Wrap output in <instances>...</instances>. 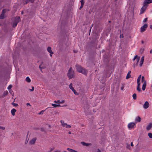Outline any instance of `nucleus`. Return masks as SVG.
Returning a JSON list of instances; mask_svg holds the SVG:
<instances>
[{"instance_id":"obj_1","label":"nucleus","mask_w":152,"mask_h":152,"mask_svg":"<svg viewBox=\"0 0 152 152\" xmlns=\"http://www.w3.org/2000/svg\"><path fill=\"white\" fill-rule=\"evenodd\" d=\"M77 71L79 73H81L83 75L87 76L88 71V70L84 68L81 66H80L78 64H76L75 65Z\"/></svg>"},{"instance_id":"obj_2","label":"nucleus","mask_w":152,"mask_h":152,"mask_svg":"<svg viewBox=\"0 0 152 152\" xmlns=\"http://www.w3.org/2000/svg\"><path fill=\"white\" fill-rule=\"evenodd\" d=\"M74 72L72 70V68L70 67L68 70L67 76L69 79L74 77Z\"/></svg>"},{"instance_id":"obj_3","label":"nucleus","mask_w":152,"mask_h":152,"mask_svg":"<svg viewBox=\"0 0 152 152\" xmlns=\"http://www.w3.org/2000/svg\"><path fill=\"white\" fill-rule=\"evenodd\" d=\"M20 21V17L19 16L16 17L15 18V20L13 22L12 27L13 28L15 27L17 25L18 23Z\"/></svg>"},{"instance_id":"obj_4","label":"nucleus","mask_w":152,"mask_h":152,"mask_svg":"<svg viewBox=\"0 0 152 152\" xmlns=\"http://www.w3.org/2000/svg\"><path fill=\"white\" fill-rule=\"evenodd\" d=\"M136 59V63H134V64L133 66L134 67H135V66H137V65L140 59V57H138L136 55L134 58L133 60L134 61Z\"/></svg>"},{"instance_id":"obj_5","label":"nucleus","mask_w":152,"mask_h":152,"mask_svg":"<svg viewBox=\"0 0 152 152\" xmlns=\"http://www.w3.org/2000/svg\"><path fill=\"white\" fill-rule=\"evenodd\" d=\"M148 27V24L147 23L145 24L140 28V31L141 32H143L145 31L146 29Z\"/></svg>"},{"instance_id":"obj_6","label":"nucleus","mask_w":152,"mask_h":152,"mask_svg":"<svg viewBox=\"0 0 152 152\" xmlns=\"http://www.w3.org/2000/svg\"><path fill=\"white\" fill-rule=\"evenodd\" d=\"M69 88L74 92V94L76 95H78V93L76 92L75 90L74 89L72 86V83H71L69 85Z\"/></svg>"},{"instance_id":"obj_7","label":"nucleus","mask_w":152,"mask_h":152,"mask_svg":"<svg viewBox=\"0 0 152 152\" xmlns=\"http://www.w3.org/2000/svg\"><path fill=\"white\" fill-rule=\"evenodd\" d=\"M135 126V124L133 122H131L129 123L128 125V128L129 129L134 128Z\"/></svg>"},{"instance_id":"obj_8","label":"nucleus","mask_w":152,"mask_h":152,"mask_svg":"<svg viewBox=\"0 0 152 152\" xmlns=\"http://www.w3.org/2000/svg\"><path fill=\"white\" fill-rule=\"evenodd\" d=\"M147 7V6L144 5L143 4V6L141 9L140 14H141L144 13V11H145Z\"/></svg>"},{"instance_id":"obj_9","label":"nucleus","mask_w":152,"mask_h":152,"mask_svg":"<svg viewBox=\"0 0 152 152\" xmlns=\"http://www.w3.org/2000/svg\"><path fill=\"white\" fill-rule=\"evenodd\" d=\"M152 2V0H145L143 4L147 7L148 4Z\"/></svg>"},{"instance_id":"obj_10","label":"nucleus","mask_w":152,"mask_h":152,"mask_svg":"<svg viewBox=\"0 0 152 152\" xmlns=\"http://www.w3.org/2000/svg\"><path fill=\"white\" fill-rule=\"evenodd\" d=\"M103 61L105 63H108L109 61V60L108 58V57L107 56H104V58H103Z\"/></svg>"},{"instance_id":"obj_11","label":"nucleus","mask_w":152,"mask_h":152,"mask_svg":"<svg viewBox=\"0 0 152 152\" xmlns=\"http://www.w3.org/2000/svg\"><path fill=\"white\" fill-rule=\"evenodd\" d=\"M37 138L36 137L32 139L29 141L30 144L32 145L34 144L35 143V142Z\"/></svg>"},{"instance_id":"obj_12","label":"nucleus","mask_w":152,"mask_h":152,"mask_svg":"<svg viewBox=\"0 0 152 152\" xmlns=\"http://www.w3.org/2000/svg\"><path fill=\"white\" fill-rule=\"evenodd\" d=\"M80 143L84 146H91L92 145V144L91 143H86L84 142H81Z\"/></svg>"},{"instance_id":"obj_13","label":"nucleus","mask_w":152,"mask_h":152,"mask_svg":"<svg viewBox=\"0 0 152 152\" xmlns=\"http://www.w3.org/2000/svg\"><path fill=\"white\" fill-rule=\"evenodd\" d=\"M152 127V123H150L148 124L147 126L146 127V130H150Z\"/></svg>"},{"instance_id":"obj_14","label":"nucleus","mask_w":152,"mask_h":152,"mask_svg":"<svg viewBox=\"0 0 152 152\" xmlns=\"http://www.w3.org/2000/svg\"><path fill=\"white\" fill-rule=\"evenodd\" d=\"M8 94V92L7 91H5L4 92L3 94L2 95L0 96V98H4Z\"/></svg>"},{"instance_id":"obj_15","label":"nucleus","mask_w":152,"mask_h":152,"mask_svg":"<svg viewBox=\"0 0 152 152\" xmlns=\"http://www.w3.org/2000/svg\"><path fill=\"white\" fill-rule=\"evenodd\" d=\"M146 86V82L145 81L144 83H143V84L142 86V89L143 91H144L145 90V89Z\"/></svg>"},{"instance_id":"obj_16","label":"nucleus","mask_w":152,"mask_h":152,"mask_svg":"<svg viewBox=\"0 0 152 152\" xmlns=\"http://www.w3.org/2000/svg\"><path fill=\"white\" fill-rule=\"evenodd\" d=\"M47 50L48 52L50 53H53V52L51 50V48L50 47L48 46L47 48Z\"/></svg>"},{"instance_id":"obj_17","label":"nucleus","mask_w":152,"mask_h":152,"mask_svg":"<svg viewBox=\"0 0 152 152\" xmlns=\"http://www.w3.org/2000/svg\"><path fill=\"white\" fill-rule=\"evenodd\" d=\"M16 111V110L15 109H12L11 110V113L12 115H15V113Z\"/></svg>"},{"instance_id":"obj_18","label":"nucleus","mask_w":152,"mask_h":152,"mask_svg":"<svg viewBox=\"0 0 152 152\" xmlns=\"http://www.w3.org/2000/svg\"><path fill=\"white\" fill-rule=\"evenodd\" d=\"M135 121L137 122H140L141 121V118L138 116L136 118Z\"/></svg>"},{"instance_id":"obj_19","label":"nucleus","mask_w":152,"mask_h":152,"mask_svg":"<svg viewBox=\"0 0 152 152\" xmlns=\"http://www.w3.org/2000/svg\"><path fill=\"white\" fill-rule=\"evenodd\" d=\"M61 125L63 126V127H65V126L66 125V123H65L64 122V121H62V120H61Z\"/></svg>"},{"instance_id":"obj_20","label":"nucleus","mask_w":152,"mask_h":152,"mask_svg":"<svg viewBox=\"0 0 152 152\" xmlns=\"http://www.w3.org/2000/svg\"><path fill=\"white\" fill-rule=\"evenodd\" d=\"M26 81H27V82H28V83H30L31 81V80L30 78L28 77H26Z\"/></svg>"},{"instance_id":"obj_21","label":"nucleus","mask_w":152,"mask_h":152,"mask_svg":"<svg viewBox=\"0 0 152 152\" xmlns=\"http://www.w3.org/2000/svg\"><path fill=\"white\" fill-rule=\"evenodd\" d=\"M52 106H53L54 107H58L60 106V105L59 104H52Z\"/></svg>"},{"instance_id":"obj_22","label":"nucleus","mask_w":152,"mask_h":152,"mask_svg":"<svg viewBox=\"0 0 152 152\" xmlns=\"http://www.w3.org/2000/svg\"><path fill=\"white\" fill-rule=\"evenodd\" d=\"M144 50V48H142L140 49V52L142 54L143 53Z\"/></svg>"},{"instance_id":"obj_23","label":"nucleus","mask_w":152,"mask_h":152,"mask_svg":"<svg viewBox=\"0 0 152 152\" xmlns=\"http://www.w3.org/2000/svg\"><path fill=\"white\" fill-rule=\"evenodd\" d=\"M149 103L148 101H146L143 104V106H149Z\"/></svg>"},{"instance_id":"obj_24","label":"nucleus","mask_w":152,"mask_h":152,"mask_svg":"<svg viewBox=\"0 0 152 152\" xmlns=\"http://www.w3.org/2000/svg\"><path fill=\"white\" fill-rule=\"evenodd\" d=\"M132 97L133 98V99L135 100L137 98V96H136V94L135 93L134 94L132 95Z\"/></svg>"},{"instance_id":"obj_25","label":"nucleus","mask_w":152,"mask_h":152,"mask_svg":"<svg viewBox=\"0 0 152 152\" xmlns=\"http://www.w3.org/2000/svg\"><path fill=\"white\" fill-rule=\"evenodd\" d=\"M4 15L1 14L0 15V19H3L4 18Z\"/></svg>"},{"instance_id":"obj_26","label":"nucleus","mask_w":152,"mask_h":152,"mask_svg":"<svg viewBox=\"0 0 152 152\" xmlns=\"http://www.w3.org/2000/svg\"><path fill=\"white\" fill-rule=\"evenodd\" d=\"M131 75L130 74H127V75L126 76V78L127 79H128L129 78L131 77Z\"/></svg>"},{"instance_id":"obj_27","label":"nucleus","mask_w":152,"mask_h":152,"mask_svg":"<svg viewBox=\"0 0 152 152\" xmlns=\"http://www.w3.org/2000/svg\"><path fill=\"white\" fill-rule=\"evenodd\" d=\"M141 81L142 82H143V83H144L145 81H146L145 80V78L144 76H142V77Z\"/></svg>"},{"instance_id":"obj_28","label":"nucleus","mask_w":152,"mask_h":152,"mask_svg":"<svg viewBox=\"0 0 152 152\" xmlns=\"http://www.w3.org/2000/svg\"><path fill=\"white\" fill-rule=\"evenodd\" d=\"M148 136L150 138H152V133H148Z\"/></svg>"},{"instance_id":"obj_29","label":"nucleus","mask_w":152,"mask_h":152,"mask_svg":"<svg viewBox=\"0 0 152 152\" xmlns=\"http://www.w3.org/2000/svg\"><path fill=\"white\" fill-rule=\"evenodd\" d=\"M6 12V9H4L3 10L2 12H1V14H3L4 15L5 13Z\"/></svg>"},{"instance_id":"obj_30","label":"nucleus","mask_w":152,"mask_h":152,"mask_svg":"<svg viewBox=\"0 0 152 152\" xmlns=\"http://www.w3.org/2000/svg\"><path fill=\"white\" fill-rule=\"evenodd\" d=\"M66 128H71V126L70 125H68L66 124V125L65 126Z\"/></svg>"},{"instance_id":"obj_31","label":"nucleus","mask_w":152,"mask_h":152,"mask_svg":"<svg viewBox=\"0 0 152 152\" xmlns=\"http://www.w3.org/2000/svg\"><path fill=\"white\" fill-rule=\"evenodd\" d=\"M12 105H13V106H15V107H16V106H18V104H16V103H14L13 102H12Z\"/></svg>"},{"instance_id":"obj_32","label":"nucleus","mask_w":152,"mask_h":152,"mask_svg":"<svg viewBox=\"0 0 152 152\" xmlns=\"http://www.w3.org/2000/svg\"><path fill=\"white\" fill-rule=\"evenodd\" d=\"M137 90L139 91L140 92L141 91V89L140 88V87L137 86Z\"/></svg>"},{"instance_id":"obj_33","label":"nucleus","mask_w":152,"mask_h":152,"mask_svg":"<svg viewBox=\"0 0 152 152\" xmlns=\"http://www.w3.org/2000/svg\"><path fill=\"white\" fill-rule=\"evenodd\" d=\"M41 65L42 64H40L39 66V69L41 70V71H42V69L45 68V67H41Z\"/></svg>"},{"instance_id":"obj_34","label":"nucleus","mask_w":152,"mask_h":152,"mask_svg":"<svg viewBox=\"0 0 152 152\" xmlns=\"http://www.w3.org/2000/svg\"><path fill=\"white\" fill-rule=\"evenodd\" d=\"M12 85H10L8 87V90H10L11 89V88H12Z\"/></svg>"},{"instance_id":"obj_35","label":"nucleus","mask_w":152,"mask_h":152,"mask_svg":"<svg viewBox=\"0 0 152 152\" xmlns=\"http://www.w3.org/2000/svg\"><path fill=\"white\" fill-rule=\"evenodd\" d=\"M80 2H81V5L82 4L83 5H84V3L83 1V0H81L80 1Z\"/></svg>"},{"instance_id":"obj_36","label":"nucleus","mask_w":152,"mask_h":152,"mask_svg":"<svg viewBox=\"0 0 152 152\" xmlns=\"http://www.w3.org/2000/svg\"><path fill=\"white\" fill-rule=\"evenodd\" d=\"M54 149V148H50V150L49 151H47V152H52L53 150Z\"/></svg>"},{"instance_id":"obj_37","label":"nucleus","mask_w":152,"mask_h":152,"mask_svg":"<svg viewBox=\"0 0 152 152\" xmlns=\"http://www.w3.org/2000/svg\"><path fill=\"white\" fill-rule=\"evenodd\" d=\"M40 129H41V131L42 132H45V129L42 128H41Z\"/></svg>"},{"instance_id":"obj_38","label":"nucleus","mask_w":152,"mask_h":152,"mask_svg":"<svg viewBox=\"0 0 152 152\" xmlns=\"http://www.w3.org/2000/svg\"><path fill=\"white\" fill-rule=\"evenodd\" d=\"M44 110H42L41 111H40V112L38 113V114L40 115L41 114H43L44 112Z\"/></svg>"},{"instance_id":"obj_39","label":"nucleus","mask_w":152,"mask_h":152,"mask_svg":"<svg viewBox=\"0 0 152 152\" xmlns=\"http://www.w3.org/2000/svg\"><path fill=\"white\" fill-rule=\"evenodd\" d=\"M72 150H73L72 149L70 148H67V150H68L69 151L72 152Z\"/></svg>"},{"instance_id":"obj_40","label":"nucleus","mask_w":152,"mask_h":152,"mask_svg":"<svg viewBox=\"0 0 152 152\" xmlns=\"http://www.w3.org/2000/svg\"><path fill=\"white\" fill-rule=\"evenodd\" d=\"M147 20H148L147 18H145L144 19V20L143 21V23H145V22H147Z\"/></svg>"},{"instance_id":"obj_41","label":"nucleus","mask_w":152,"mask_h":152,"mask_svg":"<svg viewBox=\"0 0 152 152\" xmlns=\"http://www.w3.org/2000/svg\"><path fill=\"white\" fill-rule=\"evenodd\" d=\"M54 102L55 103H60V101L59 100H58L57 101H54Z\"/></svg>"},{"instance_id":"obj_42","label":"nucleus","mask_w":152,"mask_h":152,"mask_svg":"<svg viewBox=\"0 0 152 152\" xmlns=\"http://www.w3.org/2000/svg\"><path fill=\"white\" fill-rule=\"evenodd\" d=\"M143 63V61H140V66H142V65Z\"/></svg>"},{"instance_id":"obj_43","label":"nucleus","mask_w":152,"mask_h":152,"mask_svg":"<svg viewBox=\"0 0 152 152\" xmlns=\"http://www.w3.org/2000/svg\"><path fill=\"white\" fill-rule=\"evenodd\" d=\"M32 89H30L29 90L31 91H33L34 90V87L33 86L31 87Z\"/></svg>"},{"instance_id":"obj_44","label":"nucleus","mask_w":152,"mask_h":152,"mask_svg":"<svg viewBox=\"0 0 152 152\" xmlns=\"http://www.w3.org/2000/svg\"><path fill=\"white\" fill-rule=\"evenodd\" d=\"M0 129L3 130H4L5 129V127H4L0 126Z\"/></svg>"},{"instance_id":"obj_45","label":"nucleus","mask_w":152,"mask_h":152,"mask_svg":"<svg viewBox=\"0 0 152 152\" xmlns=\"http://www.w3.org/2000/svg\"><path fill=\"white\" fill-rule=\"evenodd\" d=\"M144 56H142L141 58V61H143L144 62Z\"/></svg>"},{"instance_id":"obj_46","label":"nucleus","mask_w":152,"mask_h":152,"mask_svg":"<svg viewBox=\"0 0 152 152\" xmlns=\"http://www.w3.org/2000/svg\"><path fill=\"white\" fill-rule=\"evenodd\" d=\"M28 1L31 2L32 3L34 2V0H28Z\"/></svg>"},{"instance_id":"obj_47","label":"nucleus","mask_w":152,"mask_h":152,"mask_svg":"<svg viewBox=\"0 0 152 152\" xmlns=\"http://www.w3.org/2000/svg\"><path fill=\"white\" fill-rule=\"evenodd\" d=\"M28 0H26L25 1H24V4H27L28 2Z\"/></svg>"},{"instance_id":"obj_48","label":"nucleus","mask_w":152,"mask_h":152,"mask_svg":"<svg viewBox=\"0 0 152 152\" xmlns=\"http://www.w3.org/2000/svg\"><path fill=\"white\" fill-rule=\"evenodd\" d=\"M143 107L145 109H147L148 107H149V106H143Z\"/></svg>"},{"instance_id":"obj_49","label":"nucleus","mask_w":152,"mask_h":152,"mask_svg":"<svg viewBox=\"0 0 152 152\" xmlns=\"http://www.w3.org/2000/svg\"><path fill=\"white\" fill-rule=\"evenodd\" d=\"M140 79H139L137 78V83L140 82Z\"/></svg>"},{"instance_id":"obj_50","label":"nucleus","mask_w":152,"mask_h":152,"mask_svg":"<svg viewBox=\"0 0 152 152\" xmlns=\"http://www.w3.org/2000/svg\"><path fill=\"white\" fill-rule=\"evenodd\" d=\"M83 5L82 4L81 5V6L79 8V9L81 10L83 8Z\"/></svg>"},{"instance_id":"obj_51","label":"nucleus","mask_w":152,"mask_h":152,"mask_svg":"<svg viewBox=\"0 0 152 152\" xmlns=\"http://www.w3.org/2000/svg\"><path fill=\"white\" fill-rule=\"evenodd\" d=\"M83 5L82 4L81 5V6L79 8V9L81 10L83 8Z\"/></svg>"},{"instance_id":"obj_52","label":"nucleus","mask_w":152,"mask_h":152,"mask_svg":"<svg viewBox=\"0 0 152 152\" xmlns=\"http://www.w3.org/2000/svg\"><path fill=\"white\" fill-rule=\"evenodd\" d=\"M137 86L140 87V82L137 83Z\"/></svg>"},{"instance_id":"obj_53","label":"nucleus","mask_w":152,"mask_h":152,"mask_svg":"<svg viewBox=\"0 0 152 152\" xmlns=\"http://www.w3.org/2000/svg\"><path fill=\"white\" fill-rule=\"evenodd\" d=\"M141 75H139V76H138V78H139V79H141Z\"/></svg>"},{"instance_id":"obj_54","label":"nucleus","mask_w":152,"mask_h":152,"mask_svg":"<svg viewBox=\"0 0 152 152\" xmlns=\"http://www.w3.org/2000/svg\"><path fill=\"white\" fill-rule=\"evenodd\" d=\"M26 105H29L30 106H31V105L30 104V103H26Z\"/></svg>"},{"instance_id":"obj_55","label":"nucleus","mask_w":152,"mask_h":152,"mask_svg":"<svg viewBox=\"0 0 152 152\" xmlns=\"http://www.w3.org/2000/svg\"><path fill=\"white\" fill-rule=\"evenodd\" d=\"M72 152H78L77 151L74 150L73 149L72 151Z\"/></svg>"},{"instance_id":"obj_56","label":"nucleus","mask_w":152,"mask_h":152,"mask_svg":"<svg viewBox=\"0 0 152 152\" xmlns=\"http://www.w3.org/2000/svg\"><path fill=\"white\" fill-rule=\"evenodd\" d=\"M97 152H101V151L98 148L97 149Z\"/></svg>"},{"instance_id":"obj_57","label":"nucleus","mask_w":152,"mask_h":152,"mask_svg":"<svg viewBox=\"0 0 152 152\" xmlns=\"http://www.w3.org/2000/svg\"><path fill=\"white\" fill-rule=\"evenodd\" d=\"M77 50H73V52L74 53H77Z\"/></svg>"},{"instance_id":"obj_58","label":"nucleus","mask_w":152,"mask_h":152,"mask_svg":"<svg viewBox=\"0 0 152 152\" xmlns=\"http://www.w3.org/2000/svg\"><path fill=\"white\" fill-rule=\"evenodd\" d=\"M131 146H133V142H132L131 143Z\"/></svg>"},{"instance_id":"obj_59","label":"nucleus","mask_w":152,"mask_h":152,"mask_svg":"<svg viewBox=\"0 0 152 152\" xmlns=\"http://www.w3.org/2000/svg\"><path fill=\"white\" fill-rule=\"evenodd\" d=\"M130 147L129 145H128L127 146V147L129 149V147Z\"/></svg>"},{"instance_id":"obj_60","label":"nucleus","mask_w":152,"mask_h":152,"mask_svg":"<svg viewBox=\"0 0 152 152\" xmlns=\"http://www.w3.org/2000/svg\"><path fill=\"white\" fill-rule=\"evenodd\" d=\"M124 88V86H122L121 88V89L122 90Z\"/></svg>"},{"instance_id":"obj_61","label":"nucleus","mask_w":152,"mask_h":152,"mask_svg":"<svg viewBox=\"0 0 152 152\" xmlns=\"http://www.w3.org/2000/svg\"><path fill=\"white\" fill-rule=\"evenodd\" d=\"M131 71H130H130H129L128 72V73L130 74V73H131Z\"/></svg>"},{"instance_id":"obj_62","label":"nucleus","mask_w":152,"mask_h":152,"mask_svg":"<svg viewBox=\"0 0 152 152\" xmlns=\"http://www.w3.org/2000/svg\"><path fill=\"white\" fill-rule=\"evenodd\" d=\"M150 53H152V49L150 51Z\"/></svg>"},{"instance_id":"obj_63","label":"nucleus","mask_w":152,"mask_h":152,"mask_svg":"<svg viewBox=\"0 0 152 152\" xmlns=\"http://www.w3.org/2000/svg\"><path fill=\"white\" fill-rule=\"evenodd\" d=\"M150 28L151 29H152V25H151L150 26Z\"/></svg>"},{"instance_id":"obj_64","label":"nucleus","mask_w":152,"mask_h":152,"mask_svg":"<svg viewBox=\"0 0 152 152\" xmlns=\"http://www.w3.org/2000/svg\"><path fill=\"white\" fill-rule=\"evenodd\" d=\"M21 14L23 15V11H22L21 12Z\"/></svg>"}]
</instances>
